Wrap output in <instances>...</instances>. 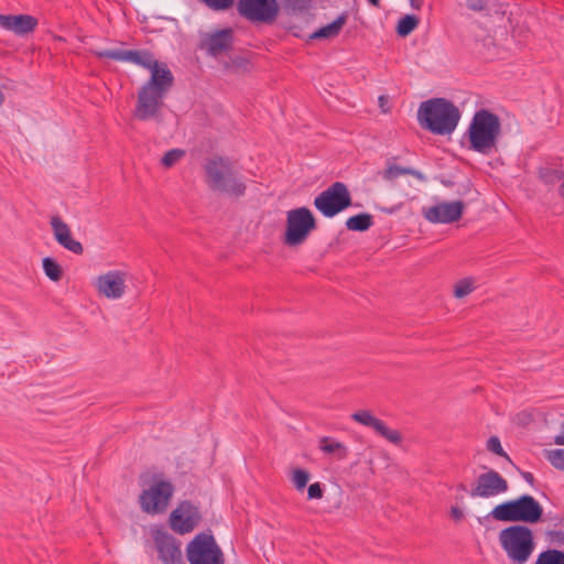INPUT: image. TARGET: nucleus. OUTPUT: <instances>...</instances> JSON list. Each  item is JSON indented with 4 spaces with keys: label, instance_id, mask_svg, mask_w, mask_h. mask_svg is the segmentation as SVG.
Here are the masks:
<instances>
[{
    "label": "nucleus",
    "instance_id": "nucleus-37",
    "mask_svg": "<svg viewBox=\"0 0 564 564\" xmlns=\"http://www.w3.org/2000/svg\"><path fill=\"white\" fill-rule=\"evenodd\" d=\"M486 2L484 0H467L466 7L474 11H480L485 8Z\"/></svg>",
    "mask_w": 564,
    "mask_h": 564
},
{
    "label": "nucleus",
    "instance_id": "nucleus-16",
    "mask_svg": "<svg viewBox=\"0 0 564 564\" xmlns=\"http://www.w3.org/2000/svg\"><path fill=\"white\" fill-rule=\"evenodd\" d=\"M202 516L196 506L183 501L171 512L170 527L178 534L192 532L200 522Z\"/></svg>",
    "mask_w": 564,
    "mask_h": 564
},
{
    "label": "nucleus",
    "instance_id": "nucleus-15",
    "mask_svg": "<svg viewBox=\"0 0 564 564\" xmlns=\"http://www.w3.org/2000/svg\"><path fill=\"white\" fill-rule=\"evenodd\" d=\"M350 417L354 422L373 430L378 435L395 446H400L403 442L402 433L398 430L390 429L386 422L377 417L371 410H357Z\"/></svg>",
    "mask_w": 564,
    "mask_h": 564
},
{
    "label": "nucleus",
    "instance_id": "nucleus-7",
    "mask_svg": "<svg viewBox=\"0 0 564 564\" xmlns=\"http://www.w3.org/2000/svg\"><path fill=\"white\" fill-rule=\"evenodd\" d=\"M316 229V218L307 207L286 212L283 243L290 248L302 246Z\"/></svg>",
    "mask_w": 564,
    "mask_h": 564
},
{
    "label": "nucleus",
    "instance_id": "nucleus-14",
    "mask_svg": "<svg viewBox=\"0 0 564 564\" xmlns=\"http://www.w3.org/2000/svg\"><path fill=\"white\" fill-rule=\"evenodd\" d=\"M238 11L251 22L270 23L276 18L279 6L276 0H239Z\"/></svg>",
    "mask_w": 564,
    "mask_h": 564
},
{
    "label": "nucleus",
    "instance_id": "nucleus-12",
    "mask_svg": "<svg viewBox=\"0 0 564 564\" xmlns=\"http://www.w3.org/2000/svg\"><path fill=\"white\" fill-rule=\"evenodd\" d=\"M350 205V195L343 183H335L314 199V206L326 217H333Z\"/></svg>",
    "mask_w": 564,
    "mask_h": 564
},
{
    "label": "nucleus",
    "instance_id": "nucleus-1",
    "mask_svg": "<svg viewBox=\"0 0 564 564\" xmlns=\"http://www.w3.org/2000/svg\"><path fill=\"white\" fill-rule=\"evenodd\" d=\"M100 58L130 62L150 72V78L138 90L133 117L140 121H162L164 97L173 84V75L166 64L159 62L148 51L96 50Z\"/></svg>",
    "mask_w": 564,
    "mask_h": 564
},
{
    "label": "nucleus",
    "instance_id": "nucleus-28",
    "mask_svg": "<svg viewBox=\"0 0 564 564\" xmlns=\"http://www.w3.org/2000/svg\"><path fill=\"white\" fill-rule=\"evenodd\" d=\"M535 564H564V552L547 550L539 554Z\"/></svg>",
    "mask_w": 564,
    "mask_h": 564
},
{
    "label": "nucleus",
    "instance_id": "nucleus-33",
    "mask_svg": "<svg viewBox=\"0 0 564 564\" xmlns=\"http://www.w3.org/2000/svg\"><path fill=\"white\" fill-rule=\"evenodd\" d=\"M487 448L499 456H506V453L498 437H490L487 442Z\"/></svg>",
    "mask_w": 564,
    "mask_h": 564
},
{
    "label": "nucleus",
    "instance_id": "nucleus-6",
    "mask_svg": "<svg viewBox=\"0 0 564 564\" xmlns=\"http://www.w3.org/2000/svg\"><path fill=\"white\" fill-rule=\"evenodd\" d=\"M542 514V506L529 495L499 503L490 511V517L500 522L536 523Z\"/></svg>",
    "mask_w": 564,
    "mask_h": 564
},
{
    "label": "nucleus",
    "instance_id": "nucleus-18",
    "mask_svg": "<svg viewBox=\"0 0 564 564\" xmlns=\"http://www.w3.org/2000/svg\"><path fill=\"white\" fill-rule=\"evenodd\" d=\"M52 234L63 248L75 254H82L84 251L83 245L73 238L69 226L57 215L50 218Z\"/></svg>",
    "mask_w": 564,
    "mask_h": 564
},
{
    "label": "nucleus",
    "instance_id": "nucleus-8",
    "mask_svg": "<svg viewBox=\"0 0 564 564\" xmlns=\"http://www.w3.org/2000/svg\"><path fill=\"white\" fill-rule=\"evenodd\" d=\"M174 495V486L164 478H155L148 482L140 496L139 505L143 512L150 516L164 513Z\"/></svg>",
    "mask_w": 564,
    "mask_h": 564
},
{
    "label": "nucleus",
    "instance_id": "nucleus-35",
    "mask_svg": "<svg viewBox=\"0 0 564 564\" xmlns=\"http://www.w3.org/2000/svg\"><path fill=\"white\" fill-rule=\"evenodd\" d=\"M249 64H250L249 61L243 56L237 57L234 61V67L236 69H240V70H248Z\"/></svg>",
    "mask_w": 564,
    "mask_h": 564
},
{
    "label": "nucleus",
    "instance_id": "nucleus-5",
    "mask_svg": "<svg viewBox=\"0 0 564 564\" xmlns=\"http://www.w3.org/2000/svg\"><path fill=\"white\" fill-rule=\"evenodd\" d=\"M498 540L508 558L514 564H525L535 547L532 530L521 524L501 530Z\"/></svg>",
    "mask_w": 564,
    "mask_h": 564
},
{
    "label": "nucleus",
    "instance_id": "nucleus-29",
    "mask_svg": "<svg viewBox=\"0 0 564 564\" xmlns=\"http://www.w3.org/2000/svg\"><path fill=\"white\" fill-rule=\"evenodd\" d=\"M404 174H411V175L416 176L420 180H423V176L421 175V173H419L416 171H413V170H410V169H405V167L399 166V165H394V164L389 165L386 169V171L383 173V177L386 180L393 181V180H395L399 176L404 175Z\"/></svg>",
    "mask_w": 564,
    "mask_h": 564
},
{
    "label": "nucleus",
    "instance_id": "nucleus-21",
    "mask_svg": "<svg viewBox=\"0 0 564 564\" xmlns=\"http://www.w3.org/2000/svg\"><path fill=\"white\" fill-rule=\"evenodd\" d=\"M318 448L327 455H333L338 459H344L348 455V448L343 443L329 436H323L318 440Z\"/></svg>",
    "mask_w": 564,
    "mask_h": 564
},
{
    "label": "nucleus",
    "instance_id": "nucleus-11",
    "mask_svg": "<svg viewBox=\"0 0 564 564\" xmlns=\"http://www.w3.org/2000/svg\"><path fill=\"white\" fill-rule=\"evenodd\" d=\"M509 490V484L498 471L494 469L479 474L470 485L469 496L474 499H492L505 495Z\"/></svg>",
    "mask_w": 564,
    "mask_h": 564
},
{
    "label": "nucleus",
    "instance_id": "nucleus-25",
    "mask_svg": "<svg viewBox=\"0 0 564 564\" xmlns=\"http://www.w3.org/2000/svg\"><path fill=\"white\" fill-rule=\"evenodd\" d=\"M372 225V217L369 214H359L349 217L346 221V226L352 231H365Z\"/></svg>",
    "mask_w": 564,
    "mask_h": 564
},
{
    "label": "nucleus",
    "instance_id": "nucleus-34",
    "mask_svg": "<svg viewBox=\"0 0 564 564\" xmlns=\"http://www.w3.org/2000/svg\"><path fill=\"white\" fill-rule=\"evenodd\" d=\"M324 496V489L319 482H314L308 486L307 498L308 499H322Z\"/></svg>",
    "mask_w": 564,
    "mask_h": 564
},
{
    "label": "nucleus",
    "instance_id": "nucleus-42",
    "mask_svg": "<svg viewBox=\"0 0 564 564\" xmlns=\"http://www.w3.org/2000/svg\"><path fill=\"white\" fill-rule=\"evenodd\" d=\"M560 193L564 197V182L562 183V185L560 187Z\"/></svg>",
    "mask_w": 564,
    "mask_h": 564
},
{
    "label": "nucleus",
    "instance_id": "nucleus-19",
    "mask_svg": "<svg viewBox=\"0 0 564 564\" xmlns=\"http://www.w3.org/2000/svg\"><path fill=\"white\" fill-rule=\"evenodd\" d=\"M0 25L18 35L31 33L37 25V20L29 14H1Z\"/></svg>",
    "mask_w": 564,
    "mask_h": 564
},
{
    "label": "nucleus",
    "instance_id": "nucleus-40",
    "mask_svg": "<svg viewBox=\"0 0 564 564\" xmlns=\"http://www.w3.org/2000/svg\"><path fill=\"white\" fill-rule=\"evenodd\" d=\"M410 6L414 10H420L423 6V0H410Z\"/></svg>",
    "mask_w": 564,
    "mask_h": 564
},
{
    "label": "nucleus",
    "instance_id": "nucleus-26",
    "mask_svg": "<svg viewBox=\"0 0 564 564\" xmlns=\"http://www.w3.org/2000/svg\"><path fill=\"white\" fill-rule=\"evenodd\" d=\"M290 480L297 491H303L311 480V474L306 469L294 467L290 470Z\"/></svg>",
    "mask_w": 564,
    "mask_h": 564
},
{
    "label": "nucleus",
    "instance_id": "nucleus-3",
    "mask_svg": "<svg viewBox=\"0 0 564 564\" xmlns=\"http://www.w3.org/2000/svg\"><path fill=\"white\" fill-rule=\"evenodd\" d=\"M500 133L501 123L498 116L482 109L474 115L465 137L470 150L489 154L496 149Z\"/></svg>",
    "mask_w": 564,
    "mask_h": 564
},
{
    "label": "nucleus",
    "instance_id": "nucleus-13",
    "mask_svg": "<svg viewBox=\"0 0 564 564\" xmlns=\"http://www.w3.org/2000/svg\"><path fill=\"white\" fill-rule=\"evenodd\" d=\"M465 203L462 200H442L422 208L423 217L431 224H452L462 218Z\"/></svg>",
    "mask_w": 564,
    "mask_h": 564
},
{
    "label": "nucleus",
    "instance_id": "nucleus-30",
    "mask_svg": "<svg viewBox=\"0 0 564 564\" xmlns=\"http://www.w3.org/2000/svg\"><path fill=\"white\" fill-rule=\"evenodd\" d=\"M543 453L554 468L564 471V448L544 449Z\"/></svg>",
    "mask_w": 564,
    "mask_h": 564
},
{
    "label": "nucleus",
    "instance_id": "nucleus-2",
    "mask_svg": "<svg viewBox=\"0 0 564 564\" xmlns=\"http://www.w3.org/2000/svg\"><path fill=\"white\" fill-rule=\"evenodd\" d=\"M462 113L445 98L423 101L417 109L419 124L437 135H451L457 128Z\"/></svg>",
    "mask_w": 564,
    "mask_h": 564
},
{
    "label": "nucleus",
    "instance_id": "nucleus-17",
    "mask_svg": "<svg viewBox=\"0 0 564 564\" xmlns=\"http://www.w3.org/2000/svg\"><path fill=\"white\" fill-rule=\"evenodd\" d=\"M151 533L159 558L164 564H181L180 543L164 530L154 528Z\"/></svg>",
    "mask_w": 564,
    "mask_h": 564
},
{
    "label": "nucleus",
    "instance_id": "nucleus-9",
    "mask_svg": "<svg viewBox=\"0 0 564 564\" xmlns=\"http://www.w3.org/2000/svg\"><path fill=\"white\" fill-rule=\"evenodd\" d=\"M127 271L112 269L96 275L91 281V286L99 299L107 301H119L128 292Z\"/></svg>",
    "mask_w": 564,
    "mask_h": 564
},
{
    "label": "nucleus",
    "instance_id": "nucleus-10",
    "mask_svg": "<svg viewBox=\"0 0 564 564\" xmlns=\"http://www.w3.org/2000/svg\"><path fill=\"white\" fill-rule=\"evenodd\" d=\"M189 564H225V556L212 534H197L186 547Z\"/></svg>",
    "mask_w": 564,
    "mask_h": 564
},
{
    "label": "nucleus",
    "instance_id": "nucleus-38",
    "mask_svg": "<svg viewBox=\"0 0 564 564\" xmlns=\"http://www.w3.org/2000/svg\"><path fill=\"white\" fill-rule=\"evenodd\" d=\"M378 106H379L381 112H383V113H388L391 110V107L389 104V98L384 95H382L378 98Z\"/></svg>",
    "mask_w": 564,
    "mask_h": 564
},
{
    "label": "nucleus",
    "instance_id": "nucleus-43",
    "mask_svg": "<svg viewBox=\"0 0 564 564\" xmlns=\"http://www.w3.org/2000/svg\"><path fill=\"white\" fill-rule=\"evenodd\" d=\"M398 208L397 207H393V208H390V209H384L387 213L389 214H392L397 210Z\"/></svg>",
    "mask_w": 564,
    "mask_h": 564
},
{
    "label": "nucleus",
    "instance_id": "nucleus-24",
    "mask_svg": "<svg viewBox=\"0 0 564 564\" xmlns=\"http://www.w3.org/2000/svg\"><path fill=\"white\" fill-rule=\"evenodd\" d=\"M42 268L44 271V274L52 281V282H59L64 275V270L62 265L53 258L45 257L42 259Z\"/></svg>",
    "mask_w": 564,
    "mask_h": 564
},
{
    "label": "nucleus",
    "instance_id": "nucleus-20",
    "mask_svg": "<svg viewBox=\"0 0 564 564\" xmlns=\"http://www.w3.org/2000/svg\"><path fill=\"white\" fill-rule=\"evenodd\" d=\"M232 41V33L230 29H225L209 34L204 45L212 55H219L227 51Z\"/></svg>",
    "mask_w": 564,
    "mask_h": 564
},
{
    "label": "nucleus",
    "instance_id": "nucleus-39",
    "mask_svg": "<svg viewBox=\"0 0 564 564\" xmlns=\"http://www.w3.org/2000/svg\"><path fill=\"white\" fill-rule=\"evenodd\" d=\"M554 444L564 446V424L557 434L553 436Z\"/></svg>",
    "mask_w": 564,
    "mask_h": 564
},
{
    "label": "nucleus",
    "instance_id": "nucleus-27",
    "mask_svg": "<svg viewBox=\"0 0 564 564\" xmlns=\"http://www.w3.org/2000/svg\"><path fill=\"white\" fill-rule=\"evenodd\" d=\"M419 25V19L415 15L406 14L400 19L397 25V33L405 37Z\"/></svg>",
    "mask_w": 564,
    "mask_h": 564
},
{
    "label": "nucleus",
    "instance_id": "nucleus-36",
    "mask_svg": "<svg viewBox=\"0 0 564 564\" xmlns=\"http://www.w3.org/2000/svg\"><path fill=\"white\" fill-rule=\"evenodd\" d=\"M449 512H451V517L453 518V520L455 522H460L464 519V516H465L464 510L458 506H453L451 508Z\"/></svg>",
    "mask_w": 564,
    "mask_h": 564
},
{
    "label": "nucleus",
    "instance_id": "nucleus-4",
    "mask_svg": "<svg viewBox=\"0 0 564 564\" xmlns=\"http://www.w3.org/2000/svg\"><path fill=\"white\" fill-rule=\"evenodd\" d=\"M206 182L210 188L232 196H241L246 183L238 174L235 163L224 156H214L205 164Z\"/></svg>",
    "mask_w": 564,
    "mask_h": 564
},
{
    "label": "nucleus",
    "instance_id": "nucleus-31",
    "mask_svg": "<svg viewBox=\"0 0 564 564\" xmlns=\"http://www.w3.org/2000/svg\"><path fill=\"white\" fill-rule=\"evenodd\" d=\"M185 155V152L181 149H172L167 151L161 159V164L165 169H171L176 165Z\"/></svg>",
    "mask_w": 564,
    "mask_h": 564
},
{
    "label": "nucleus",
    "instance_id": "nucleus-32",
    "mask_svg": "<svg viewBox=\"0 0 564 564\" xmlns=\"http://www.w3.org/2000/svg\"><path fill=\"white\" fill-rule=\"evenodd\" d=\"M209 9L215 11H224L234 4V0H200Z\"/></svg>",
    "mask_w": 564,
    "mask_h": 564
},
{
    "label": "nucleus",
    "instance_id": "nucleus-41",
    "mask_svg": "<svg viewBox=\"0 0 564 564\" xmlns=\"http://www.w3.org/2000/svg\"><path fill=\"white\" fill-rule=\"evenodd\" d=\"M369 2L375 7L379 4V0H369Z\"/></svg>",
    "mask_w": 564,
    "mask_h": 564
},
{
    "label": "nucleus",
    "instance_id": "nucleus-23",
    "mask_svg": "<svg viewBox=\"0 0 564 564\" xmlns=\"http://www.w3.org/2000/svg\"><path fill=\"white\" fill-rule=\"evenodd\" d=\"M477 289V280L473 276L458 279L453 284V295L457 300H463L470 295Z\"/></svg>",
    "mask_w": 564,
    "mask_h": 564
},
{
    "label": "nucleus",
    "instance_id": "nucleus-22",
    "mask_svg": "<svg viewBox=\"0 0 564 564\" xmlns=\"http://www.w3.org/2000/svg\"><path fill=\"white\" fill-rule=\"evenodd\" d=\"M345 23H346V15H339L332 23L315 31L311 35V39H333L339 34V32L343 29V26L345 25Z\"/></svg>",
    "mask_w": 564,
    "mask_h": 564
}]
</instances>
